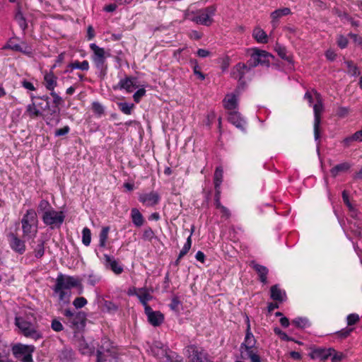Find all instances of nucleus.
<instances>
[{
	"instance_id": "nucleus-1",
	"label": "nucleus",
	"mask_w": 362,
	"mask_h": 362,
	"mask_svg": "<svg viewBox=\"0 0 362 362\" xmlns=\"http://www.w3.org/2000/svg\"><path fill=\"white\" fill-rule=\"evenodd\" d=\"M30 98L31 103L26 106L25 114L31 119L42 117L43 112L49 107V97L32 95Z\"/></svg>"
},
{
	"instance_id": "nucleus-2",
	"label": "nucleus",
	"mask_w": 362,
	"mask_h": 362,
	"mask_svg": "<svg viewBox=\"0 0 362 362\" xmlns=\"http://www.w3.org/2000/svg\"><path fill=\"white\" fill-rule=\"evenodd\" d=\"M150 351L162 362H181L180 357L160 341H155L151 346Z\"/></svg>"
},
{
	"instance_id": "nucleus-3",
	"label": "nucleus",
	"mask_w": 362,
	"mask_h": 362,
	"mask_svg": "<svg viewBox=\"0 0 362 362\" xmlns=\"http://www.w3.org/2000/svg\"><path fill=\"white\" fill-rule=\"evenodd\" d=\"M22 230L25 238H34L37 233L38 219L34 209H28L21 220Z\"/></svg>"
},
{
	"instance_id": "nucleus-4",
	"label": "nucleus",
	"mask_w": 362,
	"mask_h": 362,
	"mask_svg": "<svg viewBox=\"0 0 362 362\" xmlns=\"http://www.w3.org/2000/svg\"><path fill=\"white\" fill-rule=\"evenodd\" d=\"M216 10V8L214 6H208L197 11L188 12L187 18L197 24L208 26L213 21L211 16L214 15Z\"/></svg>"
},
{
	"instance_id": "nucleus-5",
	"label": "nucleus",
	"mask_w": 362,
	"mask_h": 362,
	"mask_svg": "<svg viewBox=\"0 0 362 362\" xmlns=\"http://www.w3.org/2000/svg\"><path fill=\"white\" fill-rule=\"evenodd\" d=\"M90 49L93 52L91 59L94 63L95 68L100 71L103 76L106 74L107 64L106 58L109 57L104 48L100 47L95 43L90 45Z\"/></svg>"
},
{
	"instance_id": "nucleus-6",
	"label": "nucleus",
	"mask_w": 362,
	"mask_h": 362,
	"mask_svg": "<svg viewBox=\"0 0 362 362\" xmlns=\"http://www.w3.org/2000/svg\"><path fill=\"white\" fill-rule=\"evenodd\" d=\"M15 325L19 328L23 334L35 340L42 338L41 332L37 329V326L25 320L21 317H16Z\"/></svg>"
},
{
	"instance_id": "nucleus-7",
	"label": "nucleus",
	"mask_w": 362,
	"mask_h": 362,
	"mask_svg": "<svg viewBox=\"0 0 362 362\" xmlns=\"http://www.w3.org/2000/svg\"><path fill=\"white\" fill-rule=\"evenodd\" d=\"M115 357L116 352L112 342L108 339L103 338L96 351V362H106Z\"/></svg>"
},
{
	"instance_id": "nucleus-8",
	"label": "nucleus",
	"mask_w": 362,
	"mask_h": 362,
	"mask_svg": "<svg viewBox=\"0 0 362 362\" xmlns=\"http://www.w3.org/2000/svg\"><path fill=\"white\" fill-rule=\"evenodd\" d=\"M251 52L250 59L247 62L250 69L258 65L267 66L269 65V58L271 57V54L267 52L258 48H252Z\"/></svg>"
},
{
	"instance_id": "nucleus-9",
	"label": "nucleus",
	"mask_w": 362,
	"mask_h": 362,
	"mask_svg": "<svg viewBox=\"0 0 362 362\" xmlns=\"http://www.w3.org/2000/svg\"><path fill=\"white\" fill-rule=\"evenodd\" d=\"M317 103L313 106L314 112V136L315 141L318 140L320 136V127L321 122V114L323 112L324 106L321 95L317 91L314 92Z\"/></svg>"
},
{
	"instance_id": "nucleus-10",
	"label": "nucleus",
	"mask_w": 362,
	"mask_h": 362,
	"mask_svg": "<svg viewBox=\"0 0 362 362\" xmlns=\"http://www.w3.org/2000/svg\"><path fill=\"white\" fill-rule=\"evenodd\" d=\"M42 221L47 226H60L64 220V215L62 211H57L52 209L42 215Z\"/></svg>"
},
{
	"instance_id": "nucleus-11",
	"label": "nucleus",
	"mask_w": 362,
	"mask_h": 362,
	"mask_svg": "<svg viewBox=\"0 0 362 362\" xmlns=\"http://www.w3.org/2000/svg\"><path fill=\"white\" fill-rule=\"evenodd\" d=\"M189 362H208L206 354L204 350L195 345H190L186 348Z\"/></svg>"
},
{
	"instance_id": "nucleus-12",
	"label": "nucleus",
	"mask_w": 362,
	"mask_h": 362,
	"mask_svg": "<svg viewBox=\"0 0 362 362\" xmlns=\"http://www.w3.org/2000/svg\"><path fill=\"white\" fill-rule=\"evenodd\" d=\"M78 284L79 281L75 277L60 274L57 278L55 286H57V288L59 290L63 288L66 291H71L72 288L78 286Z\"/></svg>"
},
{
	"instance_id": "nucleus-13",
	"label": "nucleus",
	"mask_w": 362,
	"mask_h": 362,
	"mask_svg": "<svg viewBox=\"0 0 362 362\" xmlns=\"http://www.w3.org/2000/svg\"><path fill=\"white\" fill-rule=\"evenodd\" d=\"M247 330L246 334L243 343L240 346V349L243 351L255 349V346L256 344V339L251 332L250 324L249 318L247 317Z\"/></svg>"
},
{
	"instance_id": "nucleus-14",
	"label": "nucleus",
	"mask_w": 362,
	"mask_h": 362,
	"mask_svg": "<svg viewBox=\"0 0 362 362\" xmlns=\"http://www.w3.org/2000/svg\"><path fill=\"white\" fill-rule=\"evenodd\" d=\"M160 197L158 192L152 191L139 195V200L146 206H153L158 204Z\"/></svg>"
},
{
	"instance_id": "nucleus-15",
	"label": "nucleus",
	"mask_w": 362,
	"mask_h": 362,
	"mask_svg": "<svg viewBox=\"0 0 362 362\" xmlns=\"http://www.w3.org/2000/svg\"><path fill=\"white\" fill-rule=\"evenodd\" d=\"M145 313L149 323L154 327L160 325L164 320L163 315L160 311H153L151 307L146 308Z\"/></svg>"
},
{
	"instance_id": "nucleus-16",
	"label": "nucleus",
	"mask_w": 362,
	"mask_h": 362,
	"mask_svg": "<svg viewBox=\"0 0 362 362\" xmlns=\"http://www.w3.org/2000/svg\"><path fill=\"white\" fill-rule=\"evenodd\" d=\"M11 350L16 358H21L28 353H33L35 351V346L33 345H25L18 343L13 345Z\"/></svg>"
},
{
	"instance_id": "nucleus-17",
	"label": "nucleus",
	"mask_w": 362,
	"mask_h": 362,
	"mask_svg": "<svg viewBox=\"0 0 362 362\" xmlns=\"http://www.w3.org/2000/svg\"><path fill=\"white\" fill-rule=\"evenodd\" d=\"M228 121L241 131H245L247 124L246 121L241 117L238 112H230L228 115Z\"/></svg>"
},
{
	"instance_id": "nucleus-18",
	"label": "nucleus",
	"mask_w": 362,
	"mask_h": 362,
	"mask_svg": "<svg viewBox=\"0 0 362 362\" xmlns=\"http://www.w3.org/2000/svg\"><path fill=\"white\" fill-rule=\"evenodd\" d=\"M334 351V349H322L317 348L313 349L310 354V356L313 359H320L321 361L327 360L329 356H331Z\"/></svg>"
},
{
	"instance_id": "nucleus-19",
	"label": "nucleus",
	"mask_w": 362,
	"mask_h": 362,
	"mask_svg": "<svg viewBox=\"0 0 362 362\" xmlns=\"http://www.w3.org/2000/svg\"><path fill=\"white\" fill-rule=\"evenodd\" d=\"M9 244L13 250L23 254L25 251V245L23 240L18 238L15 234H9Z\"/></svg>"
},
{
	"instance_id": "nucleus-20",
	"label": "nucleus",
	"mask_w": 362,
	"mask_h": 362,
	"mask_svg": "<svg viewBox=\"0 0 362 362\" xmlns=\"http://www.w3.org/2000/svg\"><path fill=\"white\" fill-rule=\"evenodd\" d=\"M44 85L47 90L49 91L54 90L57 86V76H55L52 71L44 72Z\"/></svg>"
},
{
	"instance_id": "nucleus-21",
	"label": "nucleus",
	"mask_w": 362,
	"mask_h": 362,
	"mask_svg": "<svg viewBox=\"0 0 362 362\" xmlns=\"http://www.w3.org/2000/svg\"><path fill=\"white\" fill-rule=\"evenodd\" d=\"M250 67L247 63H238L237 64L231 71V76L233 78L240 81L245 76V74L250 70Z\"/></svg>"
},
{
	"instance_id": "nucleus-22",
	"label": "nucleus",
	"mask_w": 362,
	"mask_h": 362,
	"mask_svg": "<svg viewBox=\"0 0 362 362\" xmlns=\"http://www.w3.org/2000/svg\"><path fill=\"white\" fill-rule=\"evenodd\" d=\"M105 265L110 268L115 274H120L123 272V267L112 256L104 255Z\"/></svg>"
},
{
	"instance_id": "nucleus-23",
	"label": "nucleus",
	"mask_w": 362,
	"mask_h": 362,
	"mask_svg": "<svg viewBox=\"0 0 362 362\" xmlns=\"http://www.w3.org/2000/svg\"><path fill=\"white\" fill-rule=\"evenodd\" d=\"M223 106L228 110L230 112L235 111L238 106V95L234 93H229L225 96L223 99Z\"/></svg>"
},
{
	"instance_id": "nucleus-24",
	"label": "nucleus",
	"mask_w": 362,
	"mask_h": 362,
	"mask_svg": "<svg viewBox=\"0 0 362 362\" xmlns=\"http://www.w3.org/2000/svg\"><path fill=\"white\" fill-rule=\"evenodd\" d=\"M86 316L84 313L81 312L76 313V314L70 318L67 322L69 324V326L73 329H79L81 327H83L85 325Z\"/></svg>"
},
{
	"instance_id": "nucleus-25",
	"label": "nucleus",
	"mask_w": 362,
	"mask_h": 362,
	"mask_svg": "<svg viewBox=\"0 0 362 362\" xmlns=\"http://www.w3.org/2000/svg\"><path fill=\"white\" fill-rule=\"evenodd\" d=\"M133 294H134L135 296H136L138 297L140 302L144 307V310H146V307H150L148 305V302L150 300H151L153 297L146 288H138L137 290H136L134 291V293Z\"/></svg>"
},
{
	"instance_id": "nucleus-26",
	"label": "nucleus",
	"mask_w": 362,
	"mask_h": 362,
	"mask_svg": "<svg viewBox=\"0 0 362 362\" xmlns=\"http://www.w3.org/2000/svg\"><path fill=\"white\" fill-rule=\"evenodd\" d=\"M251 266L258 274L259 281L264 284H267V274L269 273L268 269L263 265L255 263V262L251 263Z\"/></svg>"
},
{
	"instance_id": "nucleus-27",
	"label": "nucleus",
	"mask_w": 362,
	"mask_h": 362,
	"mask_svg": "<svg viewBox=\"0 0 362 362\" xmlns=\"http://www.w3.org/2000/svg\"><path fill=\"white\" fill-rule=\"evenodd\" d=\"M74 69L88 71L89 69V63L87 60L83 62L74 61L67 66L65 73L71 72Z\"/></svg>"
},
{
	"instance_id": "nucleus-28",
	"label": "nucleus",
	"mask_w": 362,
	"mask_h": 362,
	"mask_svg": "<svg viewBox=\"0 0 362 362\" xmlns=\"http://www.w3.org/2000/svg\"><path fill=\"white\" fill-rule=\"evenodd\" d=\"M131 218L133 224L136 227H141L145 222L143 215L136 208L131 209Z\"/></svg>"
},
{
	"instance_id": "nucleus-29",
	"label": "nucleus",
	"mask_w": 362,
	"mask_h": 362,
	"mask_svg": "<svg viewBox=\"0 0 362 362\" xmlns=\"http://www.w3.org/2000/svg\"><path fill=\"white\" fill-rule=\"evenodd\" d=\"M118 86L121 89H124L127 92L131 93L135 88V78L131 77H125L119 81Z\"/></svg>"
},
{
	"instance_id": "nucleus-30",
	"label": "nucleus",
	"mask_w": 362,
	"mask_h": 362,
	"mask_svg": "<svg viewBox=\"0 0 362 362\" xmlns=\"http://www.w3.org/2000/svg\"><path fill=\"white\" fill-rule=\"evenodd\" d=\"M271 298L279 302H282L286 298V292L282 291L278 285H274L271 287Z\"/></svg>"
},
{
	"instance_id": "nucleus-31",
	"label": "nucleus",
	"mask_w": 362,
	"mask_h": 362,
	"mask_svg": "<svg viewBox=\"0 0 362 362\" xmlns=\"http://www.w3.org/2000/svg\"><path fill=\"white\" fill-rule=\"evenodd\" d=\"M11 349L7 343L0 340V362H8Z\"/></svg>"
},
{
	"instance_id": "nucleus-32",
	"label": "nucleus",
	"mask_w": 362,
	"mask_h": 362,
	"mask_svg": "<svg viewBox=\"0 0 362 362\" xmlns=\"http://www.w3.org/2000/svg\"><path fill=\"white\" fill-rule=\"evenodd\" d=\"M252 37L259 43H267L268 41L267 33L259 27H256L253 30Z\"/></svg>"
},
{
	"instance_id": "nucleus-33",
	"label": "nucleus",
	"mask_w": 362,
	"mask_h": 362,
	"mask_svg": "<svg viewBox=\"0 0 362 362\" xmlns=\"http://www.w3.org/2000/svg\"><path fill=\"white\" fill-rule=\"evenodd\" d=\"M54 292L59 297V300L60 302H63L64 304L69 303L70 300L71 296V291H66L65 289L61 288L60 290L57 288V286L54 287Z\"/></svg>"
},
{
	"instance_id": "nucleus-34",
	"label": "nucleus",
	"mask_w": 362,
	"mask_h": 362,
	"mask_svg": "<svg viewBox=\"0 0 362 362\" xmlns=\"http://www.w3.org/2000/svg\"><path fill=\"white\" fill-rule=\"evenodd\" d=\"M291 13L289 8H283L276 9L271 13L272 23L274 25L275 23L282 16L289 15Z\"/></svg>"
},
{
	"instance_id": "nucleus-35",
	"label": "nucleus",
	"mask_w": 362,
	"mask_h": 362,
	"mask_svg": "<svg viewBox=\"0 0 362 362\" xmlns=\"http://www.w3.org/2000/svg\"><path fill=\"white\" fill-rule=\"evenodd\" d=\"M351 168V165L347 163H342L335 165L330 170V173L332 177H337L340 173L346 172Z\"/></svg>"
},
{
	"instance_id": "nucleus-36",
	"label": "nucleus",
	"mask_w": 362,
	"mask_h": 362,
	"mask_svg": "<svg viewBox=\"0 0 362 362\" xmlns=\"http://www.w3.org/2000/svg\"><path fill=\"white\" fill-rule=\"evenodd\" d=\"M79 351L83 355H90L93 353L94 347L85 340H81L78 345Z\"/></svg>"
},
{
	"instance_id": "nucleus-37",
	"label": "nucleus",
	"mask_w": 362,
	"mask_h": 362,
	"mask_svg": "<svg viewBox=\"0 0 362 362\" xmlns=\"http://www.w3.org/2000/svg\"><path fill=\"white\" fill-rule=\"evenodd\" d=\"M74 357V352L71 348L64 347L59 354V358L62 361H72Z\"/></svg>"
},
{
	"instance_id": "nucleus-38",
	"label": "nucleus",
	"mask_w": 362,
	"mask_h": 362,
	"mask_svg": "<svg viewBox=\"0 0 362 362\" xmlns=\"http://www.w3.org/2000/svg\"><path fill=\"white\" fill-rule=\"evenodd\" d=\"M223 171L221 167H217L214 173V187L215 189L220 188L223 181Z\"/></svg>"
},
{
	"instance_id": "nucleus-39",
	"label": "nucleus",
	"mask_w": 362,
	"mask_h": 362,
	"mask_svg": "<svg viewBox=\"0 0 362 362\" xmlns=\"http://www.w3.org/2000/svg\"><path fill=\"white\" fill-rule=\"evenodd\" d=\"M110 230V227L105 226L103 227L99 235V245L101 247H105L106 246V242L108 238V233Z\"/></svg>"
},
{
	"instance_id": "nucleus-40",
	"label": "nucleus",
	"mask_w": 362,
	"mask_h": 362,
	"mask_svg": "<svg viewBox=\"0 0 362 362\" xmlns=\"http://www.w3.org/2000/svg\"><path fill=\"white\" fill-rule=\"evenodd\" d=\"M241 353L242 354H245L247 358H250L251 362H262L259 356L256 351V349L246 351H241Z\"/></svg>"
},
{
	"instance_id": "nucleus-41",
	"label": "nucleus",
	"mask_w": 362,
	"mask_h": 362,
	"mask_svg": "<svg viewBox=\"0 0 362 362\" xmlns=\"http://www.w3.org/2000/svg\"><path fill=\"white\" fill-rule=\"evenodd\" d=\"M344 64L346 65L348 71V74L352 76H356L359 75L360 72L358 69L356 64H354L351 61H345Z\"/></svg>"
},
{
	"instance_id": "nucleus-42",
	"label": "nucleus",
	"mask_w": 362,
	"mask_h": 362,
	"mask_svg": "<svg viewBox=\"0 0 362 362\" xmlns=\"http://www.w3.org/2000/svg\"><path fill=\"white\" fill-rule=\"evenodd\" d=\"M292 323L298 328H305L310 326L309 321L305 317H297L292 321Z\"/></svg>"
},
{
	"instance_id": "nucleus-43",
	"label": "nucleus",
	"mask_w": 362,
	"mask_h": 362,
	"mask_svg": "<svg viewBox=\"0 0 362 362\" xmlns=\"http://www.w3.org/2000/svg\"><path fill=\"white\" fill-rule=\"evenodd\" d=\"M91 242V232L90 230L86 227L82 230V243L86 246H88Z\"/></svg>"
},
{
	"instance_id": "nucleus-44",
	"label": "nucleus",
	"mask_w": 362,
	"mask_h": 362,
	"mask_svg": "<svg viewBox=\"0 0 362 362\" xmlns=\"http://www.w3.org/2000/svg\"><path fill=\"white\" fill-rule=\"evenodd\" d=\"M192 246V239L191 235H189L185 245H183L182 250L180 251L179 253V259H182L187 253L189 252Z\"/></svg>"
},
{
	"instance_id": "nucleus-45",
	"label": "nucleus",
	"mask_w": 362,
	"mask_h": 362,
	"mask_svg": "<svg viewBox=\"0 0 362 362\" xmlns=\"http://www.w3.org/2000/svg\"><path fill=\"white\" fill-rule=\"evenodd\" d=\"M15 19L23 30H25L27 28L25 19L21 11H18L16 12Z\"/></svg>"
},
{
	"instance_id": "nucleus-46",
	"label": "nucleus",
	"mask_w": 362,
	"mask_h": 362,
	"mask_svg": "<svg viewBox=\"0 0 362 362\" xmlns=\"http://www.w3.org/2000/svg\"><path fill=\"white\" fill-rule=\"evenodd\" d=\"M45 253L44 241L40 240L39 243L34 249V255L37 258H41Z\"/></svg>"
},
{
	"instance_id": "nucleus-47",
	"label": "nucleus",
	"mask_w": 362,
	"mask_h": 362,
	"mask_svg": "<svg viewBox=\"0 0 362 362\" xmlns=\"http://www.w3.org/2000/svg\"><path fill=\"white\" fill-rule=\"evenodd\" d=\"M120 110L125 115H130L134 107V104L120 103L118 104Z\"/></svg>"
},
{
	"instance_id": "nucleus-48",
	"label": "nucleus",
	"mask_w": 362,
	"mask_h": 362,
	"mask_svg": "<svg viewBox=\"0 0 362 362\" xmlns=\"http://www.w3.org/2000/svg\"><path fill=\"white\" fill-rule=\"evenodd\" d=\"M59 112L56 110H52L50 116H47L46 122L47 124H52L53 123L59 122Z\"/></svg>"
},
{
	"instance_id": "nucleus-49",
	"label": "nucleus",
	"mask_w": 362,
	"mask_h": 362,
	"mask_svg": "<svg viewBox=\"0 0 362 362\" xmlns=\"http://www.w3.org/2000/svg\"><path fill=\"white\" fill-rule=\"evenodd\" d=\"M104 308L109 313H115L119 308L117 305L110 300H105L104 302Z\"/></svg>"
},
{
	"instance_id": "nucleus-50",
	"label": "nucleus",
	"mask_w": 362,
	"mask_h": 362,
	"mask_svg": "<svg viewBox=\"0 0 362 362\" xmlns=\"http://www.w3.org/2000/svg\"><path fill=\"white\" fill-rule=\"evenodd\" d=\"M100 276L94 274H90L88 276L87 284L90 286H94L100 281Z\"/></svg>"
},
{
	"instance_id": "nucleus-51",
	"label": "nucleus",
	"mask_w": 362,
	"mask_h": 362,
	"mask_svg": "<svg viewBox=\"0 0 362 362\" xmlns=\"http://www.w3.org/2000/svg\"><path fill=\"white\" fill-rule=\"evenodd\" d=\"M52 208L50 206V204L48 201L42 199L40 201L38 205V211L45 213L46 211H49Z\"/></svg>"
},
{
	"instance_id": "nucleus-52",
	"label": "nucleus",
	"mask_w": 362,
	"mask_h": 362,
	"mask_svg": "<svg viewBox=\"0 0 362 362\" xmlns=\"http://www.w3.org/2000/svg\"><path fill=\"white\" fill-rule=\"evenodd\" d=\"M154 236V232L151 228L148 227L144 230L142 238L144 240L151 241Z\"/></svg>"
},
{
	"instance_id": "nucleus-53",
	"label": "nucleus",
	"mask_w": 362,
	"mask_h": 362,
	"mask_svg": "<svg viewBox=\"0 0 362 362\" xmlns=\"http://www.w3.org/2000/svg\"><path fill=\"white\" fill-rule=\"evenodd\" d=\"M88 301L84 297H78L73 301L74 306L76 308H81L87 304Z\"/></svg>"
},
{
	"instance_id": "nucleus-54",
	"label": "nucleus",
	"mask_w": 362,
	"mask_h": 362,
	"mask_svg": "<svg viewBox=\"0 0 362 362\" xmlns=\"http://www.w3.org/2000/svg\"><path fill=\"white\" fill-rule=\"evenodd\" d=\"M13 49L25 54H30L32 52L31 48L24 43L21 45H16L13 46Z\"/></svg>"
},
{
	"instance_id": "nucleus-55",
	"label": "nucleus",
	"mask_w": 362,
	"mask_h": 362,
	"mask_svg": "<svg viewBox=\"0 0 362 362\" xmlns=\"http://www.w3.org/2000/svg\"><path fill=\"white\" fill-rule=\"evenodd\" d=\"M275 50L278 53L279 56L283 59H286L287 61H289V57L287 56V52L285 47L277 45L275 48Z\"/></svg>"
},
{
	"instance_id": "nucleus-56",
	"label": "nucleus",
	"mask_w": 362,
	"mask_h": 362,
	"mask_svg": "<svg viewBox=\"0 0 362 362\" xmlns=\"http://www.w3.org/2000/svg\"><path fill=\"white\" fill-rule=\"evenodd\" d=\"M359 315L356 313L349 314L346 317V322L348 325H353L356 324L359 321Z\"/></svg>"
},
{
	"instance_id": "nucleus-57",
	"label": "nucleus",
	"mask_w": 362,
	"mask_h": 362,
	"mask_svg": "<svg viewBox=\"0 0 362 362\" xmlns=\"http://www.w3.org/2000/svg\"><path fill=\"white\" fill-rule=\"evenodd\" d=\"M92 109L93 112L98 115H101L104 112L103 105L98 102H93L92 103Z\"/></svg>"
},
{
	"instance_id": "nucleus-58",
	"label": "nucleus",
	"mask_w": 362,
	"mask_h": 362,
	"mask_svg": "<svg viewBox=\"0 0 362 362\" xmlns=\"http://www.w3.org/2000/svg\"><path fill=\"white\" fill-rule=\"evenodd\" d=\"M51 327L55 332H60L64 329L63 325L57 319H54L52 321Z\"/></svg>"
},
{
	"instance_id": "nucleus-59",
	"label": "nucleus",
	"mask_w": 362,
	"mask_h": 362,
	"mask_svg": "<svg viewBox=\"0 0 362 362\" xmlns=\"http://www.w3.org/2000/svg\"><path fill=\"white\" fill-rule=\"evenodd\" d=\"M349 113V108L347 107H339L337 110V115L341 118L346 117Z\"/></svg>"
},
{
	"instance_id": "nucleus-60",
	"label": "nucleus",
	"mask_w": 362,
	"mask_h": 362,
	"mask_svg": "<svg viewBox=\"0 0 362 362\" xmlns=\"http://www.w3.org/2000/svg\"><path fill=\"white\" fill-rule=\"evenodd\" d=\"M146 94V90L144 88H140L138 90H136L134 95H133V98H134V100L136 102V103H139L141 98L144 96Z\"/></svg>"
},
{
	"instance_id": "nucleus-61",
	"label": "nucleus",
	"mask_w": 362,
	"mask_h": 362,
	"mask_svg": "<svg viewBox=\"0 0 362 362\" xmlns=\"http://www.w3.org/2000/svg\"><path fill=\"white\" fill-rule=\"evenodd\" d=\"M50 95L53 98V103L56 106L63 103V99L55 92V90L50 91Z\"/></svg>"
},
{
	"instance_id": "nucleus-62",
	"label": "nucleus",
	"mask_w": 362,
	"mask_h": 362,
	"mask_svg": "<svg viewBox=\"0 0 362 362\" xmlns=\"http://www.w3.org/2000/svg\"><path fill=\"white\" fill-rule=\"evenodd\" d=\"M332 356V362H341L345 357V355L341 352H337L334 350Z\"/></svg>"
},
{
	"instance_id": "nucleus-63",
	"label": "nucleus",
	"mask_w": 362,
	"mask_h": 362,
	"mask_svg": "<svg viewBox=\"0 0 362 362\" xmlns=\"http://www.w3.org/2000/svg\"><path fill=\"white\" fill-rule=\"evenodd\" d=\"M216 209L220 210V212L221 213V217L224 218L226 219H228L230 217V210L224 206L223 205H221L220 206H218Z\"/></svg>"
},
{
	"instance_id": "nucleus-64",
	"label": "nucleus",
	"mask_w": 362,
	"mask_h": 362,
	"mask_svg": "<svg viewBox=\"0 0 362 362\" xmlns=\"http://www.w3.org/2000/svg\"><path fill=\"white\" fill-rule=\"evenodd\" d=\"M274 332L276 334L279 335L281 339L285 341H292V339L290 338L284 332L281 331L279 328H275Z\"/></svg>"
}]
</instances>
